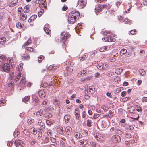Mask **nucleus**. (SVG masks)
Instances as JSON below:
<instances>
[{
    "mask_svg": "<svg viewBox=\"0 0 147 147\" xmlns=\"http://www.w3.org/2000/svg\"><path fill=\"white\" fill-rule=\"evenodd\" d=\"M43 115V117H45L46 119L50 118L52 117V115L51 113H47L46 114Z\"/></svg>",
    "mask_w": 147,
    "mask_h": 147,
    "instance_id": "obj_22",
    "label": "nucleus"
},
{
    "mask_svg": "<svg viewBox=\"0 0 147 147\" xmlns=\"http://www.w3.org/2000/svg\"><path fill=\"white\" fill-rule=\"evenodd\" d=\"M128 110L130 113H134L135 112L134 107L132 106H129L128 108Z\"/></svg>",
    "mask_w": 147,
    "mask_h": 147,
    "instance_id": "obj_16",
    "label": "nucleus"
},
{
    "mask_svg": "<svg viewBox=\"0 0 147 147\" xmlns=\"http://www.w3.org/2000/svg\"><path fill=\"white\" fill-rule=\"evenodd\" d=\"M73 13H69L68 16V22L70 24H73L76 20L77 18L74 16L72 15Z\"/></svg>",
    "mask_w": 147,
    "mask_h": 147,
    "instance_id": "obj_5",
    "label": "nucleus"
},
{
    "mask_svg": "<svg viewBox=\"0 0 147 147\" xmlns=\"http://www.w3.org/2000/svg\"><path fill=\"white\" fill-rule=\"evenodd\" d=\"M11 67L8 63H5L2 66V71L8 73Z\"/></svg>",
    "mask_w": 147,
    "mask_h": 147,
    "instance_id": "obj_4",
    "label": "nucleus"
},
{
    "mask_svg": "<svg viewBox=\"0 0 147 147\" xmlns=\"http://www.w3.org/2000/svg\"><path fill=\"white\" fill-rule=\"evenodd\" d=\"M6 39L5 37H1L0 38V44L2 45L6 42Z\"/></svg>",
    "mask_w": 147,
    "mask_h": 147,
    "instance_id": "obj_32",
    "label": "nucleus"
},
{
    "mask_svg": "<svg viewBox=\"0 0 147 147\" xmlns=\"http://www.w3.org/2000/svg\"><path fill=\"white\" fill-rule=\"evenodd\" d=\"M117 133L119 135H121L122 134V131L119 129H115L114 134Z\"/></svg>",
    "mask_w": 147,
    "mask_h": 147,
    "instance_id": "obj_33",
    "label": "nucleus"
},
{
    "mask_svg": "<svg viewBox=\"0 0 147 147\" xmlns=\"http://www.w3.org/2000/svg\"><path fill=\"white\" fill-rule=\"evenodd\" d=\"M46 90H41L38 92V94L39 96L43 98L45 97L46 95Z\"/></svg>",
    "mask_w": 147,
    "mask_h": 147,
    "instance_id": "obj_9",
    "label": "nucleus"
},
{
    "mask_svg": "<svg viewBox=\"0 0 147 147\" xmlns=\"http://www.w3.org/2000/svg\"><path fill=\"white\" fill-rule=\"evenodd\" d=\"M23 26V24L20 23L18 22L16 24V27L18 28H22Z\"/></svg>",
    "mask_w": 147,
    "mask_h": 147,
    "instance_id": "obj_48",
    "label": "nucleus"
},
{
    "mask_svg": "<svg viewBox=\"0 0 147 147\" xmlns=\"http://www.w3.org/2000/svg\"><path fill=\"white\" fill-rule=\"evenodd\" d=\"M57 131L61 134H63L65 132L64 131L63 129V127H62L57 128Z\"/></svg>",
    "mask_w": 147,
    "mask_h": 147,
    "instance_id": "obj_14",
    "label": "nucleus"
},
{
    "mask_svg": "<svg viewBox=\"0 0 147 147\" xmlns=\"http://www.w3.org/2000/svg\"><path fill=\"white\" fill-rule=\"evenodd\" d=\"M74 135L77 139H80L82 138V136L79 133L75 132L74 133Z\"/></svg>",
    "mask_w": 147,
    "mask_h": 147,
    "instance_id": "obj_15",
    "label": "nucleus"
},
{
    "mask_svg": "<svg viewBox=\"0 0 147 147\" xmlns=\"http://www.w3.org/2000/svg\"><path fill=\"white\" fill-rule=\"evenodd\" d=\"M109 49V47H108L105 46L103 47L100 49V52H103L107 50H108Z\"/></svg>",
    "mask_w": 147,
    "mask_h": 147,
    "instance_id": "obj_20",
    "label": "nucleus"
},
{
    "mask_svg": "<svg viewBox=\"0 0 147 147\" xmlns=\"http://www.w3.org/2000/svg\"><path fill=\"white\" fill-rule=\"evenodd\" d=\"M19 132L17 131H15L13 133L14 136L15 137H16L18 136Z\"/></svg>",
    "mask_w": 147,
    "mask_h": 147,
    "instance_id": "obj_60",
    "label": "nucleus"
},
{
    "mask_svg": "<svg viewBox=\"0 0 147 147\" xmlns=\"http://www.w3.org/2000/svg\"><path fill=\"white\" fill-rule=\"evenodd\" d=\"M101 126L103 128H105L108 127V124L105 121H102L101 124Z\"/></svg>",
    "mask_w": 147,
    "mask_h": 147,
    "instance_id": "obj_21",
    "label": "nucleus"
},
{
    "mask_svg": "<svg viewBox=\"0 0 147 147\" xmlns=\"http://www.w3.org/2000/svg\"><path fill=\"white\" fill-rule=\"evenodd\" d=\"M124 22L125 23L128 24H131L132 22L131 20H130L129 19L127 18L125 19Z\"/></svg>",
    "mask_w": 147,
    "mask_h": 147,
    "instance_id": "obj_37",
    "label": "nucleus"
},
{
    "mask_svg": "<svg viewBox=\"0 0 147 147\" xmlns=\"http://www.w3.org/2000/svg\"><path fill=\"white\" fill-rule=\"evenodd\" d=\"M123 70L122 69L117 68L115 69V72L117 74H119L122 72Z\"/></svg>",
    "mask_w": 147,
    "mask_h": 147,
    "instance_id": "obj_26",
    "label": "nucleus"
},
{
    "mask_svg": "<svg viewBox=\"0 0 147 147\" xmlns=\"http://www.w3.org/2000/svg\"><path fill=\"white\" fill-rule=\"evenodd\" d=\"M142 101L143 102H147V97H144L142 98Z\"/></svg>",
    "mask_w": 147,
    "mask_h": 147,
    "instance_id": "obj_64",
    "label": "nucleus"
},
{
    "mask_svg": "<svg viewBox=\"0 0 147 147\" xmlns=\"http://www.w3.org/2000/svg\"><path fill=\"white\" fill-rule=\"evenodd\" d=\"M36 140L35 139H33L32 140L31 142L30 143V144L31 145H33L35 144L36 142Z\"/></svg>",
    "mask_w": 147,
    "mask_h": 147,
    "instance_id": "obj_55",
    "label": "nucleus"
},
{
    "mask_svg": "<svg viewBox=\"0 0 147 147\" xmlns=\"http://www.w3.org/2000/svg\"><path fill=\"white\" fill-rule=\"evenodd\" d=\"M97 67L98 69L101 70L103 69V66L102 65V64H99L97 66Z\"/></svg>",
    "mask_w": 147,
    "mask_h": 147,
    "instance_id": "obj_54",
    "label": "nucleus"
},
{
    "mask_svg": "<svg viewBox=\"0 0 147 147\" xmlns=\"http://www.w3.org/2000/svg\"><path fill=\"white\" fill-rule=\"evenodd\" d=\"M54 104L56 106H59L60 105V102L57 99H55L53 102Z\"/></svg>",
    "mask_w": 147,
    "mask_h": 147,
    "instance_id": "obj_30",
    "label": "nucleus"
},
{
    "mask_svg": "<svg viewBox=\"0 0 147 147\" xmlns=\"http://www.w3.org/2000/svg\"><path fill=\"white\" fill-rule=\"evenodd\" d=\"M30 38H29L28 41L26 42L25 43L23 44L22 46V48L23 49H24L26 46L28 45L30 43H31V41L30 40Z\"/></svg>",
    "mask_w": 147,
    "mask_h": 147,
    "instance_id": "obj_24",
    "label": "nucleus"
},
{
    "mask_svg": "<svg viewBox=\"0 0 147 147\" xmlns=\"http://www.w3.org/2000/svg\"><path fill=\"white\" fill-rule=\"evenodd\" d=\"M22 11V8L21 7H20L18 9V15H19L21 14V11Z\"/></svg>",
    "mask_w": 147,
    "mask_h": 147,
    "instance_id": "obj_50",
    "label": "nucleus"
},
{
    "mask_svg": "<svg viewBox=\"0 0 147 147\" xmlns=\"http://www.w3.org/2000/svg\"><path fill=\"white\" fill-rule=\"evenodd\" d=\"M94 137L96 140L99 142H101L103 140V138L100 135L96 134L94 136Z\"/></svg>",
    "mask_w": 147,
    "mask_h": 147,
    "instance_id": "obj_13",
    "label": "nucleus"
},
{
    "mask_svg": "<svg viewBox=\"0 0 147 147\" xmlns=\"http://www.w3.org/2000/svg\"><path fill=\"white\" fill-rule=\"evenodd\" d=\"M14 144L16 147H24V144L23 142L19 140L15 141Z\"/></svg>",
    "mask_w": 147,
    "mask_h": 147,
    "instance_id": "obj_8",
    "label": "nucleus"
},
{
    "mask_svg": "<svg viewBox=\"0 0 147 147\" xmlns=\"http://www.w3.org/2000/svg\"><path fill=\"white\" fill-rule=\"evenodd\" d=\"M87 125L89 127H90L91 125V123H92V121L91 120H90L89 119H88L87 121Z\"/></svg>",
    "mask_w": 147,
    "mask_h": 147,
    "instance_id": "obj_42",
    "label": "nucleus"
},
{
    "mask_svg": "<svg viewBox=\"0 0 147 147\" xmlns=\"http://www.w3.org/2000/svg\"><path fill=\"white\" fill-rule=\"evenodd\" d=\"M27 50L29 51H32L33 52H35L34 49L30 47H27L26 48Z\"/></svg>",
    "mask_w": 147,
    "mask_h": 147,
    "instance_id": "obj_36",
    "label": "nucleus"
},
{
    "mask_svg": "<svg viewBox=\"0 0 147 147\" xmlns=\"http://www.w3.org/2000/svg\"><path fill=\"white\" fill-rule=\"evenodd\" d=\"M38 125L40 126V128H44L45 126L44 124L42 122V121L41 120H40L38 121Z\"/></svg>",
    "mask_w": 147,
    "mask_h": 147,
    "instance_id": "obj_25",
    "label": "nucleus"
},
{
    "mask_svg": "<svg viewBox=\"0 0 147 147\" xmlns=\"http://www.w3.org/2000/svg\"><path fill=\"white\" fill-rule=\"evenodd\" d=\"M61 39H62V41L63 43L62 46L63 47H64L67 44L66 41L67 39L69 37V34L65 32H63L61 34Z\"/></svg>",
    "mask_w": 147,
    "mask_h": 147,
    "instance_id": "obj_2",
    "label": "nucleus"
},
{
    "mask_svg": "<svg viewBox=\"0 0 147 147\" xmlns=\"http://www.w3.org/2000/svg\"><path fill=\"white\" fill-rule=\"evenodd\" d=\"M82 117L83 118H85L86 117V112L85 111H83L82 114Z\"/></svg>",
    "mask_w": 147,
    "mask_h": 147,
    "instance_id": "obj_59",
    "label": "nucleus"
},
{
    "mask_svg": "<svg viewBox=\"0 0 147 147\" xmlns=\"http://www.w3.org/2000/svg\"><path fill=\"white\" fill-rule=\"evenodd\" d=\"M90 144L92 147H96V143L94 142H91Z\"/></svg>",
    "mask_w": 147,
    "mask_h": 147,
    "instance_id": "obj_57",
    "label": "nucleus"
},
{
    "mask_svg": "<svg viewBox=\"0 0 147 147\" xmlns=\"http://www.w3.org/2000/svg\"><path fill=\"white\" fill-rule=\"evenodd\" d=\"M136 109L138 112L140 111L141 110V107L139 106H137L136 107Z\"/></svg>",
    "mask_w": 147,
    "mask_h": 147,
    "instance_id": "obj_63",
    "label": "nucleus"
},
{
    "mask_svg": "<svg viewBox=\"0 0 147 147\" xmlns=\"http://www.w3.org/2000/svg\"><path fill=\"white\" fill-rule=\"evenodd\" d=\"M44 58V56L42 55L40 56L38 58V61L39 63H41L42 61V60Z\"/></svg>",
    "mask_w": 147,
    "mask_h": 147,
    "instance_id": "obj_45",
    "label": "nucleus"
},
{
    "mask_svg": "<svg viewBox=\"0 0 147 147\" xmlns=\"http://www.w3.org/2000/svg\"><path fill=\"white\" fill-rule=\"evenodd\" d=\"M140 74L141 76H144L146 74V72L144 69H140L139 70Z\"/></svg>",
    "mask_w": 147,
    "mask_h": 147,
    "instance_id": "obj_29",
    "label": "nucleus"
},
{
    "mask_svg": "<svg viewBox=\"0 0 147 147\" xmlns=\"http://www.w3.org/2000/svg\"><path fill=\"white\" fill-rule=\"evenodd\" d=\"M70 13H73L72 15L73 16H74L76 17V18H77V17H78L80 16V13L79 12H71Z\"/></svg>",
    "mask_w": 147,
    "mask_h": 147,
    "instance_id": "obj_41",
    "label": "nucleus"
},
{
    "mask_svg": "<svg viewBox=\"0 0 147 147\" xmlns=\"http://www.w3.org/2000/svg\"><path fill=\"white\" fill-rule=\"evenodd\" d=\"M127 51V50L125 49H123L121 50L120 51V55L121 56L123 55L126 53Z\"/></svg>",
    "mask_w": 147,
    "mask_h": 147,
    "instance_id": "obj_31",
    "label": "nucleus"
},
{
    "mask_svg": "<svg viewBox=\"0 0 147 147\" xmlns=\"http://www.w3.org/2000/svg\"><path fill=\"white\" fill-rule=\"evenodd\" d=\"M48 26L49 25L48 24L45 25L44 27V30L46 34L48 35H49L50 34L51 31L48 28Z\"/></svg>",
    "mask_w": 147,
    "mask_h": 147,
    "instance_id": "obj_11",
    "label": "nucleus"
},
{
    "mask_svg": "<svg viewBox=\"0 0 147 147\" xmlns=\"http://www.w3.org/2000/svg\"><path fill=\"white\" fill-rule=\"evenodd\" d=\"M20 15V19L22 20H24L26 19L27 16L26 15H25L24 14H22V15L21 14Z\"/></svg>",
    "mask_w": 147,
    "mask_h": 147,
    "instance_id": "obj_28",
    "label": "nucleus"
},
{
    "mask_svg": "<svg viewBox=\"0 0 147 147\" xmlns=\"http://www.w3.org/2000/svg\"><path fill=\"white\" fill-rule=\"evenodd\" d=\"M49 139L47 138H45L44 140V143H48L49 142Z\"/></svg>",
    "mask_w": 147,
    "mask_h": 147,
    "instance_id": "obj_62",
    "label": "nucleus"
},
{
    "mask_svg": "<svg viewBox=\"0 0 147 147\" xmlns=\"http://www.w3.org/2000/svg\"><path fill=\"white\" fill-rule=\"evenodd\" d=\"M105 33L104 34L107 37L102 38V40L107 42H115V39L112 37V33L110 31H106Z\"/></svg>",
    "mask_w": 147,
    "mask_h": 147,
    "instance_id": "obj_1",
    "label": "nucleus"
},
{
    "mask_svg": "<svg viewBox=\"0 0 147 147\" xmlns=\"http://www.w3.org/2000/svg\"><path fill=\"white\" fill-rule=\"evenodd\" d=\"M34 120L33 119H29L27 121V123L29 126H30L33 124Z\"/></svg>",
    "mask_w": 147,
    "mask_h": 147,
    "instance_id": "obj_27",
    "label": "nucleus"
},
{
    "mask_svg": "<svg viewBox=\"0 0 147 147\" xmlns=\"http://www.w3.org/2000/svg\"><path fill=\"white\" fill-rule=\"evenodd\" d=\"M43 110H40L38 111L36 113L37 115H40V114H42Z\"/></svg>",
    "mask_w": 147,
    "mask_h": 147,
    "instance_id": "obj_56",
    "label": "nucleus"
},
{
    "mask_svg": "<svg viewBox=\"0 0 147 147\" xmlns=\"http://www.w3.org/2000/svg\"><path fill=\"white\" fill-rule=\"evenodd\" d=\"M37 17V16L36 15H33L30 17V20L33 21L36 19Z\"/></svg>",
    "mask_w": 147,
    "mask_h": 147,
    "instance_id": "obj_47",
    "label": "nucleus"
},
{
    "mask_svg": "<svg viewBox=\"0 0 147 147\" xmlns=\"http://www.w3.org/2000/svg\"><path fill=\"white\" fill-rule=\"evenodd\" d=\"M114 80L115 82H119L120 81L121 79L118 76H117L115 77Z\"/></svg>",
    "mask_w": 147,
    "mask_h": 147,
    "instance_id": "obj_38",
    "label": "nucleus"
},
{
    "mask_svg": "<svg viewBox=\"0 0 147 147\" xmlns=\"http://www.w3.org/2000/svg\"><path fill=\"white\" fill-rule=\"evenodd\" d=\"M29 11V8L28 7V6H26L24 9V12L25 13H28Z\"/></svg>",
    "mask_w": 147,
    "mask_h": 147,
    "instance_id": "obj_35",
    "label": "nucleus"
},
{
    "mask_svg": "<svg viewBox=\"0 0 147 147\" xmlns=\"http://www.w3.org/2000/svg\"><path fill=\"white\" fill-rule=\"evenodd\" d=\"M30 96H27L25 97L24 98H23L22 100L25 103H26L30 99Z\"/></svg>",
    "mask_w": 147,
    "mask_h": 147,
    "instance_id": "obj_23",
    "label": "nucleus"
},
{
    "mask_svg": "<svg viewBox=\"0 0 147 147\" xmlns=\"http://www.w3.org/2000/svg\"><path fill=\"white\" fill-rule=\"evenodd\" d=\"M30 131L33 132V134L34 135H35L36 134L37 131L36 129L34 128H31L30 129Z\"/></svg>",
    "mask_w": 147,
    "mask_h": 147,
    "instance_id": "obj_49",
    "label": "nucleus"
},
{
    "mask_svg": "<svg viewBox=\"0 0 147 147\" xmlns=\"http://www.w3.org/2000/svg\"><path fill=\"white\" fill-rule=\"evenodd\" d=\"M127 129L130 131H131L134 129V127L131 126H129L126 127Z\"/></svg>",
    "mask_w": 147,
    "mask_h": 147,
    "instance_id": "obj_53",
    "label": "nucleus"
},
{
    "mask_svg": "<svg viewBox=\"0 0 147 147\" xmlns=\"http://www.w3.org/2000/svg\"><path fill=\"white\" fill-rule=\"evenodd\" d=\"M75 116L77 119H79L80 118V115L79 114L78 112H76L75 114Z\"/></svg>",
    "mask_w": 147,
    "mask_h": 147,
    "instance_id": "obj_58",
    "label": "nucleus"
},
{
    "mask_svg": "<svg viewBox=\"0 0 147 147\" xmlns=\"http://www.w3.org/2000/svg\"><path fill=\"white\" fill-rule=\"evenodd\" d=\"M14 2H13L11 3L9 5V6L11 7H12L14 6L15 5V4L16 3H17L18 1V0H15L14 1ZM14 2V1H13Z\"/></svg>",
    "mask_w": 147,
    "mask_h": 147,
    "instance_id": "obj_43",
    "label": "nucleus"
},
{
    "mask_svg": "<svg viewBox=\"0 0 147 147\" xmlns=\"http://www.w3.org/2000/svg\"><path fill=\"white\" fill-rule=\"evenodd\" d=\"M70 116L69 115H65L64 118V120L66 123L68 122V121L70 119Z\"/></svg>",
    "mask_w": 147,
    "mask_h": 147,
    "instance_id": "obj_19",
    "label": "nucleus"
},
{
    "mask_svg": "<svg viewBox=\"0 0 147 147\" xmlns=\"http://www.w3.org/2000/svg\"><path fill=\"white\" fill-rule=\"evenodd\" d=\"M112 139L113 142H119L120 141L121 138L119 135H115L112 137Z\"/></svg>",
    "mask_w": 147,
    "mask_h": 147,
    "instance_id": "obj_7",
    "label": "nucleus"
},
{
    "mask_svg": "<svg viewBox=\"0 0 147 147\" xmlns=\"http://www.w3.org/2000/svg\"><path fill=\"white\" fill-rule=\"evenodd\" d=\"M86 56L85 55H83L79 57V59L80 61H83L85 59Z\"/></svg>",
    "mask_w": 147,
    "mask_h": 147,
    "instance_id": "obj_40",
    "label": "nucleus"
},
{
    "mask_svg": "<svg viewBox=\"0 0 147 147\" xmlns=\"http://www.w3.org/2000/svg\"><path fill=\"white\" fill-rule=\"evenodd\" d=\"M21 77V74L20 73H19L17 75L16 77V79L15 80V82H16Z\"/></svg>",
    "mask_w": 147,
    "mask_h": 147,
    "instance_id": "obj_51",
    "label": "nucleus"
},
{
    "mask_svg": "<svg viewBox=\"0 0 147 147\" xmlns=\"http://www.w3.org/2000/svg\"><path fill=\"white\" fill-rule=\"evenodd\" d=\"M78 144L81 145H86L88 144V142L85 140H81L78 142Z\"/></svg>",
    "mask_w": 147,
    "mask_h": 147,
    "instance_id": "obj_10",
    "label": "nucleus"
},
{
    "mask_svg": "<svg viewBox=\"0 0 147 147\" xmlns=\"http://www.w3.org/2000/svg\"><path fill=\"white\" fill-rule=\"evenodd\" d=\"M25 82V78L24 77H22L20 81V84H24Z\"/></svg>",
    "mask_w": 147,
    "mask_h": 147,
    "instance_id": "obj_52",
    "label": "nucleus"
},
{
    "mask_svg": "<svg viewBox=\"0 0 147 147\" xmlns=\"http://www.w3.org/2000/svg\"><path fill=\"white\" fill-rule=\"evenodd\" d=\"M125 137L127 138H129L132 137V135L129 133H125Z\"/></svg>",
    "mask_w": 147,
    "mask_h": 147,
    "instance_id": "obj_44",
    "label": "nucleus"
},
{
    "mask_svg": "<svg viewBox=\"0 0 147 147\" xmlns=\"http://www.w3.org/2000/svg\"><path fill=\"white\" fill-rule=\"evenodd\" d=\"M50 140L51 141V142L53 143H55L56 142V139L53 137H50L49 138Z\"/></svg>",
    "mask_w": 147,
    "mask_h": 147,
    "instance_id": "obj_39",
    "label": "nucleus"
},
{
    "mask_svg": "<svg viewBox=\"0 0 147 147\" xmlns=\"http://www.w3.org/2000/svg\"><path fill=\"white\" fill-rule=\"evenodd\" d=\"M107 4L99 5H98L96 6L95 8V12L96 13L100 12L104 8H107Z\"/></svg>",
    "mask_w": 147,
    "mask_h": 147,
    "instance_id": "obj_3",
    "label": "nucleus"
},
{
    "mask_svg": "<svg viewBox=\"0 0 147 147\" xmlns=\"http://www.w3.org/2000/svg\"><path fill=\"white\" fill-rule=\"evenodd\" d=\"M78 3L80 5L79 8L80 9H82L84 7L86 4V0H79L78 2Z\"/></svg>",
    "mask_w": 147,
    "mask_h": 147,
    "instance_id": "obj_6",
    "label": "nucleus"
},
{
    "mask_svg": "<svg viewBox=\"0 0 147 147\" xmlns=\"http://www.w3.org/2000/svg\"><path fill=\"white\" fill-rule=\"evenodd\" d=\"M65 130L67 134L68 135L71 134L72 133V128L70 127H67Z\"/></svg>",
    "mask_w": 147,
    "mask_h": 147,
    "instance_id": "obj_12",
    "label": "nucleus"
},
{
    "mask_svg": "<svg viewBox=\"0 0 147 147\" xmlns=\"http://www.w3.org/2000/svg\"><path fill=\"white\" fill-rule=\"evenodd\" d=\"M6 58L5 56L4 55H2L0 56V61L3 62L4 63H5V62H7Z\"/></svg>",
    "mask_w": 147,
    "mask_h": 147,
    "instance_id": "obj_17",
    "label": "nucleus"
},
{
    "mask_svg": "<svg viewBox=\"0 0 147 147\" xmlns=\"http://www.w3.org/2000/svg\"><path fill=\"white\" fill-rule=\"evenodd\" d=\"M129 35L130 34H131V35L135 34L136 33V30H131L130 32H129Z\"/></svg>",
    "mask_w": 147,
    "mask_h": 147,
    "instance_id": "obj_46",
    "label": "nucleus"
},
{
    "mask_svg": "<svg viewBox=\"0 0 147 147\" xmlns=\"http://www.w3.org/2000/svg\"><path fill=\"white\" fill-rule=\"evenodd\" d=\"M89 92L91 93H94V91L95 89L93 86H89Z\"/></svg>",
    "mask_w": 147,
    "mask_h": 147,
    "instance_id": "obj_34",
    "label": "nucleus"
},
{
    "mask_svg": "<svg viewBox=\"0 0 147 147\" xmlns=\"http://www.w3.org/2000/svg\"><path fill=\"white\" fill-rule=\"evenodd\" d=\"M115 129H116L114 127H112L110 129V131L111 132L113 133L114 134V132H115Z\"/></svg>",
    "mask_w": 147,
    "mask_h": 147,
    "instance_id": "obj_61",
    "label": "nucleus"
},
{
    "mask_svg": "<svg viewBox=\"0 0 147 147\" xmlns=\"http://www.w3.org/2000/svg\"><path fill=\"white\" fill-rule=\"evenodd\" d=\"M7 62L8 63V62L9 63V65H11V67H12V66L14 64V62L13 59L11 58H9V59H7Z\"/></svg>",
    "mask_w": 147,
    "mask_h": 147,
    "instance_id": "obj_18",
    "label": "nucleus"
}]
</instances>
